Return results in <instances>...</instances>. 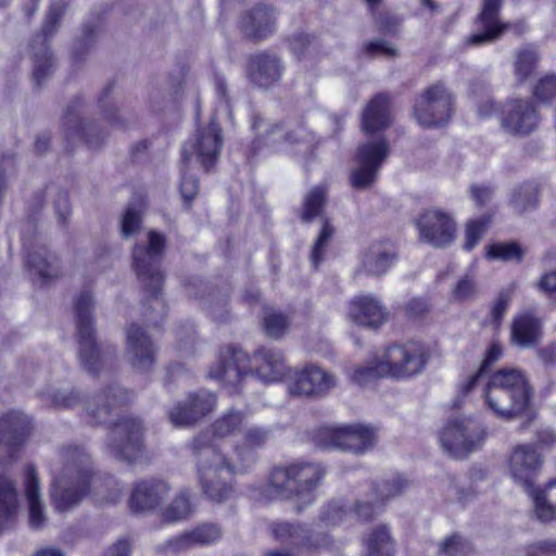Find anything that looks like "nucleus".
<instances>
[{"label":"nucleus","mask_w":556,"mask_h":556,"mask_svg":"<svg viewBox=\"0 0 556 556\" xmlns=\"http://www.w3.org/2000/svg\"><path fill=\"white\" fill-rule=\"evenodd\" d=\"M245 416L240 410L230 409L218 417L211 426L195 435L189 448L197 457V476L202 492L213 502L223 503L233 494L231 477L236 473V465L214 443L236 434L243 426Z\"/></svg>","instance_id":"obj_1"},{"label":"nucleus","mask_w":556,"mask_h":556,"mask_svg":"<svg viewBox=\"0 0 556 556\" xmlns=\"http://www.w3.org/2000/svg\"><path fill=\"white\" fill-rule=\"evenodd\" d=\"M51 473L52 505L58 513H66L76 508L90 492L93 463L84 447L63 446L51 464Z\"/></svg>","instance_id":"obj_2"},{"label":"nucleus","mask_w":556,"mask_h":556,"mask_svg":"<svg viewBox=\"0 0 556 556\" xmlns=\"http://www.w3.org/2000/svg\"><path fill=\"white\" fill-rule=\"evenodd\" d=\"M164 248L165 236L151 230L148 232V244H136L132 250V266L151 302L146 317L154 326L163 321L166 315L165 305L160 299L164 283V274L161 270Z\"/></svg>","instance_id":"obj_3"},{"label":"nucleus","mask_w":556,"mask_h":556,"mask_svg":"<svg viewBox=\"0 0 556 556\" xmlns=\"http://www.w3.org/2000/svg\"><path fill=\"white\" fill-rule=\"evenodd\" d=\"M542 464V456L531 444L516 446L509 458V470L513 479L532 498L536 518L546 522L556 519V480L549 482L545 490L534 488V479Z\"/></svg>","instance_id":"obj_4"},{"label":"nucleus","mask_w":556,"mask_h":556,"mask_svg":"<svg viewBox=\"0 0 556 556\" xmlns=\"http://www.w3.org/2000/svg\"><path fill=\"white\" fill-rule=\"evenodd\" d=\"M92 309V294L89 290H83L74 303L78 358L88 374L96 375L114 352L102 349L96 341Z\"/></svg>","instance_id":"obj_5"},{"label":"nucleus","mask_w":556,"mask_h":556,"mask_svg":"<svg viewBox=\"0 0 556 556\" xmlns=\"http://www.w3.org/2000/svg\"><path fill=\"white\" fill-rule=\"evenodd\" d=\"M324 476L325 469L318 463H293L273 469L268 488L274 497H307L311 501V493L319 485Z\"/></svg>","instance_id":"obj_6"},{"label":"nucleus","mask_w":556,"mask_h":556,"mask_svg":"<svg viewBox=\"0 0 556 556\" xmlns=\"http://www.w3.org/2000/svg\"><path fill=\"white\" fill-rule=\"evenodd\" d=\"M67 10L64 0H53L49 5L40 33L36 34L29 43L33 59V79L37 87H41L54 68V59L49 49V39L58 31L62 17Z\"/></svg>","instance_id":"obj_7"},{"label":"nucleus","mask_w":556,"mask_h":556,"mask_svg":"<svg viewBox=\"0 0 556 556\" xmlns=\"http://www.w3.org/2000/svg\"><path fill=\"white\" fill-rule=\"evenodd\" d=\"M316 444L321 448H339L354 454L371 450L377 441L376 431L366 425L323 427L316 434Z\"/></svg>","instance_id":"obj_8"},{"label":"nucleus","mask_w":556,"mask_h":556,"mask_svg":"<svg viewBox=\"0 0 556 556\" xmlns=\"http://www.w3.org/2000/svg\"><path fill=\"white\" fill-rule=\"evenodd\" d=\"M485 431L472 418L450 419L440 432L443 451L454 458H463L476 451L484 440Z\"/></svg>","instance_id":"obj_9"},{"label":"nucleus","mask_w":556,"mask_h":556,"mask_svg":"<svg viewBox=\"0 0 556 556\" xmlns=\"http://www.w3.org/2000/svg\"><path fill=\"white\" fill-rule=\"evenodd\" d=\"M454 111V96L442 84L426 88L416 99L414 115L422 127H441L448 123Z\"/></svg>","instance_id":"obj_10"},{"label":"nucleus","mask_w":556,"mask_h":556,"mask_svg":"<svg viewBox=\"0 0 556 556\" xmlns=\"http://www.w3.org/2000/svg\"><path fill=\"white\" fill-rule=\"evenodd\" d=\"M381 357L380 375L395 379H408L420 374L429 358L426 348L418 343L390 345Z\"/></svg>","instance_id":"obj_11"},{"label":"nucleus","mask_w":556,"mask_h":556,"mask_svg":"<svg viewBox=\"0 0 556 556\" xmlns=\"http://www.w3.org/2000/svg\"><path fill=\"white\" fill-rule=\"evenodd\" d=\"M389 153L390 146L383 138L361 144L355 154V166L350 174L351 186L356 190L371 188Z\"/></svg>","instance_id":"obj_12"},{"label":"nucleus","mask_w":556,"mask_h":556,"mask_svg":"<svg viewBox=\"0 0 556 556\" xmlns=\"http://www.w3.org/2000/svg\"><path fill=\"white\" fill-rule=\"evenodd\" d=\"M108 453L116 459L129 464L143 453V426L138 418L124 416L114 422L108 444Z\"/></svg>","instance_id":"obj_13"},{"label":"nucleus","mask_w":556,"mask_h":556,"mask_svg":"<svg viewBox=\"0 0 556 556\" xmlns=\"http://www.w3.org/2000/svg\"><path fill=\"white\" fill-rule=\"evenodd\" d=\"M274 539L299 555L314 553L332 544L331 538L321 531H315L305 523L276 521L270 526Z\"/></svg>","instance_id":"obj_14"},{"label":"nucleus","mask_w":556,"mask_h":556,"mask_svg":"<svg viewBox=\"0 0 556 556\" xmlns=\"http://www.w3.org/2000/svg\"><path fill=\"white\" fill-rule=\"evenodd\" d=\"M224 144L223 131L216 116L207 126L198 129L194 138L187 141L181 151V164H189L193 155L205 172L215 166Z\"/></svg>","instance_id":"obj_15"},{"label":"nucleus","mask_w":556,"mask_h":556,"mask_svg":"<svg viewBox=\"0 0 556 556\" xmlns=\"http://www.w3.org/2000/svg\"><path fill=\"white\" fill-rule=\"evenodd\" d=\"M415 225L420 239L434 248H444L452 243L456 236V224L451 214L439 208L422 211Z\"/></svg>","instance_id":"obj_16"},{"label":"nucleus","mask_w":556,"mask_h":556,"mask_svg":"<svg viewBox=\"0 0 556 556\" xmlns=\"http://www.w3.org/2000/svg\"><path fill=\"white\" fill-rule=\"evenodd\" d=\"M86 105L80 97L74 98L66 106L62 117V127L67 140H83L89 148H98L106 132L98 130L92 123L85 118Z\"/></svg>","instance_id":"obj_17"},{"label":"nucleus","mask_w":556,"mask_h":556,"mask_svg":"<svg viewBox=\"0 0 556 556\" xmlns=\"http://www.w3.org/2000/svg\"><path fill=\"white\" fill-rule=\"evenodd\" d=\"M217 404L216 395L207 390L189 393L187 399L177 403L168 413L170 422L175 427L195 425L211 414Z\"/></svg>","instance_id":"obj_18"},{"label":"nucleus","mask_w":556,"mask_h":556,"mask_svg":"<svg viewBox=\"0 0 556 556\" xmlns=\"http://www.w3.org/2000/svg\"><path fill=\"white\" fill-rule=\"evenodd\" d=\"M540 115L531 100L516 99L506 103L501 125L511 135H529L536 129Z\"/></svg>","instance_id":"obj_19"},{"label":"nucleus","mask_w":556,"mask_h":556,"mask_svg":"<svg viewBox=\"0 0 556 556\" xmlns=\"http://www.w3.org/2000/svg\"><path fill=\"white\" fill-rule=\"evenodd\" d=\"M29 431L30 420L21 412H10L0 419V463L14 458Z\"/></svg>","instance_id":"obj_20"},{"label":"nucleus","mask_w":556,"mask_h":556,"mask_svg":"<svg viewBox=\"0 0 556 556\" xmlns=\"http://www.w3.org/2000/svg\"><path fill=\"white\" fill-rule=\"evenodd\" d=\"M336 384L334 377L320 367L307 365L294 372L289 383V392L293 395L319 396L327 393Z\"/></svg>","instance_id":"obj_21"},{"label":"nucleus","mask_w":556,"mask_h":556,"mask_svg":"<svg viewBox=\"0 0 556 556\" xmlns=\"http://www.w3.org/2000/svg\"><path fill=\"white\" fill-rule=\"evenodd\" d=\"M249 364L247 353L237 346L229 345L222 350L217 367L211 369L208 375L226 384L236 386L248 375Z\"/></svg>","instance_id":"obj_22"},{"label":"nucleus","mask_w":556,"mask_h":556,"mask_svg":"<svg viewBox=\"0 0 556 556\" xmlns=\"http://www.w3.org/2000/svg\"><path fill=\"white\" fill-rule=\"evenodd\" d=\"M126 356L139 371H148L155 362V346L146 331L132 324L126 331Z\"/></svg>","instance_id":"obj_23"},{"label":"nucleus","mask_w":556,"mask_h":556,"mask_svg":"<svg viewBox=\"0 0 556 556\" xmlns=\"http://www.w3.org/2000/svg\"><path fill=\"white\" fill-rule=\"evenodd\" d=\"M285 67L280 58L271 52H261L250 58L247 76L258 88H269L280 80Z\"/></svg>","instance_id":"obj_24"},{"label":"nucleus","mask_w":556,"mask_h":556,"mask_svg":"<svg viewBox=\"0 0 556 556\" xmlns=\"http://www.w3.org/2000/svg\"><path fill=\"white\" fill-rule=\"evenodd\" d=\"M252 128L257 131L266 144L277 146L281 142L293 144L298 142L309 143L313 136L306 128L299 124L295 128H287L279 124H266L262 117L254 115L252 119Z\"/></svg>","instance_id":"obj_25"},{"label":"nucleus","mask_w":556,"mask_h":556,"mask_svg":"<svg viewBox=\"0 0 556 556\" xmlns=\"http://www.w3.org/2000/svg\"><path fill=\"white\" fill-rule=\"evenodd\" d=\"M504 389H483L485 404L497 417L510 419L522 413L529 405L531 391H521L520 396Z\"/></svg>","instance_id":"obj_26"},{"label":"nucleus","mask_w":556,"mask_h":556,"mask_svg":"<svg viewBox=\"0 0 556 556\" xmlns=\"http://www.w3.org/2000/svg\"><path fill=\"white\" fill-rule=\"evenodd\" d=\"M503 0H484L477 20V31L468 38V43L481 46L497 39L506 28L498 20Z\"/></svg>","instance_id":"obj_27"},{"label":"nucleus","mask_w":556,"mask_h":556,"mask_svg":"<svg viewBox=\"0 0 556 556\" xmlns=\"http://www.w3.org/2000/svg\"><path fill=\"white\" fill-rule=\"evenodd\" d=\"M388 315L386 306L372 294L355 296L350 303L349 316L359 326L378 328L387 320Z\"/></svg>","instance_id":"obj_28"},{"label":"nucleus","mask_w":556,"mask_h":556,"mask_svg":"<svg viewBox=\"0 0 556 556\" xmlns=\"http://www.w3.org/2000/svg\"><path fill=\"white\" fill-rule=\"evenodd\" d=\"M131 399L130 393L119 386H111L98 393L88 406V413L96 424H111L113 413L126 405Z\"/></svg>","instance_id":"obj_29"},{"label":"nucleus","mask_w":556,"mask_h":556,"mask_svg":"<svg viewBox=\"0 0 556 556\" xmlns=\"http://www.w3.org/2000/svg\"><path fill=\"white\" fill-rule=\"evenodd\" d=\"M276 20L273 7L258 4L241 17L240 27L247 37L261 40L274 34Z\"/></svg>","instance_id":"obj_30"},{"label":"nucleus","mask_w":556,"mask_h":556,"mask_svg":"<svg viewBox=\"0 0 556 556\" xmlns=\"http://www.w3.org/2000/svg\"><path fill=\"white\" fill-rule=\"evenodd\" d=\"M23 245L27 252L26 263L36 275L45 281L59 277L61 274L59 258L46 245L37 241L31 242L25 236L23 237Z\"/></svg>","instance_id":"obj_31"},{"label":"nucleus","mask_w":556,"mask_h":556,"mask_svg":"<svg viewBox=\"0 0 556 556\" xmlns=\"http://www.w3.org/2000/svg\"><path fill=\"white\" fill-rule=\"evenodd\" d=\"M270 438V431L267 428L253 426L243 433L241 443L233 447L237 457L236 472L250 468L257 459L256 451L266 445Z\"/></svg>","instance_id":"obj_32"},{"label":"nucleus","mask_w":556,"mask_h":556,"mask_svg":"<svg viewBox=\"0 0 556 556\" xmlns=\"http://www.w3.org/2000/svg\"><path fill=\"white\" fill-rule=\"evenodd\" d=\"M169 485L163 480H143L138 482L130 495L129 506L135 513L154 509L167 495Z\"/></svg>","instance_id":"obj_33"},{"label":"nucleus","mask_w":556,"mask_h":556,"mask_svg":"<svg viewBox=\"0 0 556 556\" xmlns=\"http://www.w3.org/2000/svg\"><path fill=\"white\" fill-rule=\"evenodd\" d=\"M64 376L65 375H63L60 369L53 370L50 375L49 382L39 392L41 400L51 407L71 408L80 401L77 390L70 387H62Z\"/></svg>","instance_id":"obj_34"},{"label":"nucleus","mask_w":556,"mask_h":556,"mask_svg":"<svg viewBox=\"0 0 556 556\" xmlns=\"http://www.w3.org/2000/svg\"><path fill=\"white\" fill-rule=\"evenodd\" d=\"M255 372L265 382L279 380L286 371L285 357L281 351L274 348H260L252 357Z\"/></svg>","instance_id":"obj_35"},{"label":"nucleus","mask_w":556,"mask_h":556,"mask_svg":"<svg viewBox=\"0 0 556 556\" xmlns=\"http://www.w3.org/2000/svg\"><path fill=\"white\" fill-rule=\"evenodd\" d=\"M394 258V248L390 242H375L364 253L358 270L369 276H381L391 267Z\"/></svg>","instance_id":"obj_36"},{"label":"nucleus","mask_w":556,"mask_h":556,"mask_svg":"<svg viewBox=\"0 0 556 556\" xmlns=\"http://www.w3.org/2000/svg\"><path fill=\"white\" fill-rule=\"evenodd\" d=\"M511 341L525 349L536 345L542 337V323L532 313L517 316L511 325Z\"/></svg>","instance_id":"obj_37"},{"label":"nucleus","mask_w":556,"mask_h":556,"mask_svg":"<svg viewBox=\"0 0 556 556\" xmlns=\"http://www.w3.org/2000/svg\"><path fill=\"white\" fill-rule=\"evenodd\" d=\"M25 494L29 506V525L33 529H41L46 525L47 518L41 501L38 475L31 465L25 471Z\"/></svg>","instance_id":"obj_38"},{"label":"nucleus","mask_w":556,"mask_h":556,"mask_svg":"<svg viewBox=\"0 0 556 556\" xmlns=\"http://www.w3.org/2000/svg\"><path fill=\"white\" fill-rule=\"evenodd\" d=\"M390 124V99L384 93L377 94L366 106L362 127L367 134L384 129Z\"/></svg>","instance_id":"obj_39"},{"label":"nucleus","mask_w":556,"mask_h":556,"mask_svg":"<svg viewBox=\"0 0 556 556\" xmlns=\"http://www.w3.org/2000/svg\"><path fill=\"white\" fill-rule=\"evenodd\" d=\"M504 389L515 392V396H520L521 391H531L525 375L515 368H503L494 372L484 389Z\"/></svg>","instance_id":"obj_40"},{"label":"nucleus","mask_w":556,"mask_h":556,"mask_svg":"<svg viewBox=\"0 0 556 556\" xmlns=\"http://www.w3.org/2000/svg\"><path fill=\"white\" fill-rule=\"evenodd\" d=\"M17 511V493L14 483L0 476V530L8 527Z\"/></svg>","instance_id":"obj_41"},{"label":"nucleus","mask_w":556,"mask_h":556,"mask_svg":"<svg viewBox=\"0 0 556 556\" xmlns=\"http://www.w3.org/2000/svg\"><path fill=\"white\" fill-rule=\"evenodd\" d=\"M367 556H393L394 540L386 525L374 528L365 540Z\"/></svg>","instance_id":"obj_42"},{"label":"nucleus","mask_w":556,"mask_h":556,"mask_svg":"<svg viewBox=\"0 0 556 556\" xmlns=\"http://www.w3.org/2000/svg\"><path fill=\"white\" fill-rule=\"evenodd\" d=\"M409 485L410 482L407 479L395 473L376 482L372 485V491L377 503L383 504L384 502L401 495L409 488Z\"/></svg>","instance_id":"obj_43"},{"label":"nucleus","mask_w":556,"mask_h":556,"mask_svg":"<svg viewBox=\"0 0 556 556\" xmlns=\"http://www.w3.org/2000/svg\"><path fill=\"white\" fill-rule=\"evenodd\" d=\"M146 203L142 198L131 201L121 219V232L124 238H129L138 233L142 225V215Z\"/></svg>","instance_id":"obj_44"},{"label":"nucleus","mask_w":556,"mask_h":556,"mask_svg":"<svg viewBox=\"0 0 556 556\" xmlns=\"http://www.w3.org/2000/svg\"><path fill=\"white\" fill-rule=\"evenodd\" d=\"M539 61L540 54L532 46L523 47L516 52L514 74L518 83H525L531 76Z\"/></svg>","instance_id":"obj_45"},{"label":"nucleus","mask_w":556,"mask_h":556,"mask_svg":"<svg viewBox=\"0 0 556 556\" xmlns=\"http://www.w3.org/2000/svg\"><path fill=\"white\" fill-rule=\"evenodd\" d=\"M502 352V346L498 343H493L490 346L479 370L459 387L460 394L467 395L484 379L489 368L501 358Z\"/></svg>","instance_id":"obj_46"},{"label":"nucleus","mask_w":556,"mask_h":556,"mask_svg":"<svg viewBox=\"0 0 556 556\" xmlns=\"http://www.w3.org/2000/svg\"><path fill=\"white\" fill-rule=\"evenodd\" d=\"M327 201V189L324 186L314 187L304 198L301 219L304 223L312 222L320 216Z\"/></svg>","instance_id":"obj_47"},{"label":"nucleus","mask_w":556,"mask_h":556,"mask_svg":"<svg viewBox=\"0 0 556 556\" xmlns=\"http://www.w3.org/2000/svg\"><path fill=\"white\" fill-rule=\"evenodd\" d=\"M486 257L504 262L520 263L523 251L517 242H495L488 247Z\"/></svg>","instance_id":"obj_48"},{"label":"nucleus","mask_w":556,"mask_h":556,"mask_svg":"<svg viewBox=\"0 0 556 556\" xmlns=\"http://www.w3.org/2000/svg\"><path fill=\"white\" fill-rule=\"evenodd\" d=\"M538 189L531 184H525L515 190L510 204L514 210L522 214L538 205Z\"/></svg>","instance_id":"obj_49"},{"label":"nucleus","mask_w":556,"mask_h":556,"mask_svg":"<svg viewBox=\"0 0 556 556\" xmlns=\"http://www.w3.org/2000/svg\"><path fill=\"white\" fill-rule=\"evenodd\" d=\"M191 514L190 495L187 491H181L164 511V517L168 521H178L187 518Z\"/></svg>","instance_id":"obj_50"},{"label":"nucleus","mask_w":556,"mask_h":556,"mask_svg":"<svg viewBox=\"0 0 556 556\" xmlns=\"http://www.w3.org/2000/svg\"><path fill=\"white\" fill-rule=\"evenodd\" d=\"M333 233L334 228L329 224L327 219H325L323 223L321 230L314 243L311 253V261L314 268H317L319 264L323 262L326 249L328 247V243L332 239Z\"/></svg>","instance_id":"obj_51"},{"label":"nucleus","mask_w":556,"mask_h":556,"mask_svg":"<svg viewBox=\"0 0 556 556\" xmlns=\"http://www.w3.org/2000/svg\"><path fill=\"white\" fill-rule=\"evenodd\" d=\"M288 325V317L282 313L276 312L271 308L265 311L263 327L267 336L271 338L281 337L286 332Z\"/></svg>","instance_id":"obj_52"},{"label":"nucleus","mask_w":556,"mask_h":556,"mask_svg":"<svg viewBox=\"0 0 556 556\" xmlns=\"http://www.w3.org/2000/svg\"><path fill=\"white\" fill-rule=\"evenodd\" d=\"M470 551V544L459 534L447 536L441 542L439 547L441 556H468Z\"/></svg>","instance_id":"obj_53"},{"label":"nucleus","mask_w":556,"mask_h":556,"mask_svg":"<svg viewBox=\"0 0 556 556\" xmlns=\"http://www.w3.org/2000/svg\"><path fill=\"white\" fill-rule=\"evenodd\" d=\"M189 532L194 546L215 543L222 536L220 528L213 523L201 525Z\"/></svg>","instance_id":"obj_54"},{"label":"nucleus","mask_w":556,"mask_h":556,"mask_svg":"<svg viewBox=\"0 0 556 556\" xmlns=\"http://www.w3.org/2000/svg\"><path fill=\"white\" fill-rule=\"evenodd\" d=\"M489 224V216H482L467 223L466 239L464 243L465 250L470 251L478 244Z\"/></svg>","instance_id":"obj_55"},{"label":"nucleus","mask_w":556,"mask_h":556,"mask_svg":"<svg viewBox=\"0 0 556 556\" xmlns=\"http://www.w3.org/2000/svg\"><path fill=\"white\" fill-rule=\"evenodd\" d=\"M533 96L540 102H551L556 98V74L548 73L542 76L533 87Z\"/></svg>","instance_id":"obj_56"},{"label":"nucleus","mask_w":556,"mask_h":556,"mask_svg":"<svg viewBox=\"0 0 556 556\" xmlns=\"http://www.w3.org/2000/svg\"><path fill=\"white\" fill-rule=\"evenodd\" d=\"M382 366V357L369 362L366 366L356 368L352 375V380L359 386H365L376 378L388 377V375H380V367Z\"/></svg>","instance_id":"obj_57"},{"label":"nucleus","mask_w":556,"mask_h":556,"mask_svg":"<svg viewBox=\"0 0 556 556\" xmlns=\"http://www.w3.org/2000/svg\"><path fill=\"white\" fill-rule=\"evenodd\" d=\"M113 84H108L98 98V105L104 118L114 126H123V123L116 117L115 105L112 102L111 93Z\"/></svg>","instance_id":"obj_58"},{"label":"nucleus","mask_w":556,"mask_h":556,"mask_svg":"<svg viewBox=\"0 0 556 556\" xmlns=\"http://www.w3.org/2000/svg\"><path fill=\"white\" fill-rule=\"evenodd\" d=\"M96 29L90 25H85L81 37L74 42L73 58L76 62L83 60L94 42Z\"/></svg>","instance_id":"obj_59"},{"label":"nucleus","mask_w":556,"mask_h":556,"mask_svg":"<svg viewBox=\"0 0 556 556\" xmlns=\"http://www.w3.org/2000/svg\"><path fill=\"white\" fill-rule=\"evenodd\" d=\"M364 51L370 58L393 59L397 55V50L390 42L382 39L367 42Z\"/></svg>","instance_id":"obj_60"},{"label":"nucleus","mask_w":556,"mask_h":556,"mask_svg":"<svg viewBox=\"0 0 556 556\" xmlns=\"http://www.w3.org/2000/svg\"><path fill=\"white\" fill-rule=\"evenodd\" d=\"M188 166L189 164L181 165L180 193L184 200L190 203L198 194L199 181L193 175L188 173Z\"/></svg>","instance_id":"obj_61"},{"label":"nucleus","mask_w":556,"mask_h":556,"mask_svg":"<svg viewBox=\"0 0 556 556\" xmlns=\"http://www.w3.org/2000/svg\"><path fill=\"white\" fill-rule=\"evenodd\" d=\"M511 294L513 289L503 290L500 292L496 301L494 302L491 309V316L495 327H498L501 325L502 319L509 306Z\"/></svg>","instance_id":"obj_62"},{"label":"nucleus","mask_w":556,"mask_h":556,"mask_svg":"<svg viewBox=\"0 0 556 556\" xmlns=\"http://www.w3.org/2000/svg\"><path fill=\"white\" fill-rule=\"evenodd\" d=\"M290 46L295 56L302 59L311 53V49H315L316 42L315 38L307 34H298L292 37Z\"/></svg>","instance_id":"obj_63"},{"label":"nucleus","mask_w":556,"mask_h":556,"mask_svg":"<svg viewBox=\"0 0 556 556\" xmlns=\"http://www.w3.org/2000/svg\"><path fill=\"white\" fill-rule=\"evenodd\" d=\"M477 288L473 277L466 275L459 279L452 291V296L456 301H467L476 294Z\"/></svg>","instance_id":"obj_64"}]
</instances>
